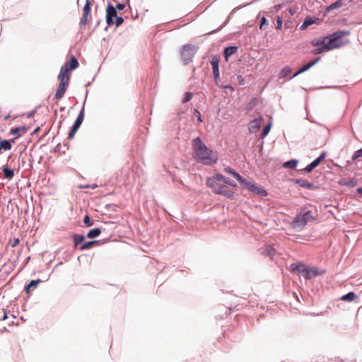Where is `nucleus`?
I'll use <instances>...</instances> for the list:
<instances>
[{
    "label": "nucleus",
    "instance_id": "1",
    "mask_svg": "<svg viewBox=\"0 0 362 362\" xmlns=\"http://www.w3.org/2000/svg\"><path fill=\"white\" fill-rule=\"evenodd\" d=\"M349 35V30H340L326 36L313 39L310 41V45L315 48L311 50V53L318 54L341 47L344 45L342 38Z\"/></svg>",
    "mask_w": 362,
    "mask_h": 362
},
{
    "label": "nucleus",
    "instance_id": "2",
    "mask_svg": "<svg viewBox=\"0 0 362 362\" xmlns=\"http://www.w3.org/2000/svg\"><path fill=\"white\" fill-rule=\"evenodd\" d=\"M192 142L194 150V157L198 163L206 165H213L217 163V156L204 144L200 137L194 139Z\"/></svg>",
    "mask_w": 362,
    "mask_h": 362
},
{
    "label": "nucleus",
    "instance_id": "3",
    "mask_svg": "<svg viewBox=\"0 0 362 362\" xmlns=\"http://www.w3.org/2000/svg\"><path fill=\"white\" fill-rule=\"evenodd\" d=\"M218 181L213 177H209L206 180V185L212 189L216 194L222 195L229 199H233L235 192L233 190L228 189L226 186L219 184Z\"/></svg>",
    "mask_w": 362,
    "mask_h": 362
},
{
    "label": "nucleus",
    "instance_id": "4",
    "mask_svg": "<svg viewBox=\"0 0 362 362\" xmlns=\"http://www.w3.org/2000/svg\"><path fill=\"white\" fill-rule=\"evenodd\" d=\"M311 211L302 209L292 221V227L298 231L302 230L309 221L314 220Z\"/></svg>",
    "mask_w": 362,
    "mask_h": 362
},
{
    "label": "nucleus",
    "instance_id": "5",
    "mask_svg": "<svg viewBox=\"0 0 362 362\" xmlns=\"http://www.w3.org/2000/svg\"><path fill=\"white\" fill-rule=\"evenodd\" d=\"M198 47L191 44H187L182 46L181 49V58L183 64L187 65L189 64L197 53Z\"/></svg>",
    "mask_w": 362,
    "mask_h": 362
},
{
    "label": "nucleus",
    "instance_id": "6",
    "mask_svg": "<svg viewBox=\"0 0 362 362\" xmlns=\"http://www.w3.org/2000/svg\"><path fill=\"white\" fill-rule=\"evenodd\" d=\"M117 16L116 8H114L112 4L108 3L106 8V23L107 25L105 27V30H107L108 27L114 24V18Z\"/></svg>",
    "mask_w": 362,
    "mask_h": 362
},
{
    "label": "nucleus",
    "instance_id": "7",
    "mask_svg": "<svg viewBox=\"0 0 362 362\" xmlns=\"http://www.w3.org/2000/svg\"><path fill=\"white\" fill-rule=\"evenodd\" d=\"M303 276L305 279H311L314 277L323 274L325 271V270H319L317 268H308L302 269Z\"/></svg>",
    "mask_w": 362,
    "mask_h": 362
},
{
    "label": "nucleus",
    "instance_id": "8",
    "mask_svg": "<svg viewBox=\"0 0 362 362\" xmlns=\"http://www.w3.org/2000/svg\"><path fill=\"white\" fill-rule=\"evenodd\" d=\"M326 152L323 151L317 158L308 164L303 170L306 173L312 172L326 157Z\"/></svg>",
    "mask_w": 362,
    "mask_h": 362
},
{
    "label": "nucleus",
    "instance_id": "9",
    "mask_svg": "<svg viewBox=\"0 0 362 362\" xmlns=\"http://www.w3.org/2000/svg\"><path fill=\"white\" fill-rule=\"evenodd\" d=\"M219 63L220 58L216 55H212L210 59V64L211 65L213 76L214 79L218 78L219 72Z\"/></svg>",
    "mask_w": 362,
    "mask_h": 362
},
{
    "label": "nucleus",
    "instance_id": "10",
    "mask_svg": "<svg viewBox=\"0 0 362 362\" xmlns=\"http://www.w3.org/2000/svg\"><path fill=\"white\" fill-rule=\"evenodd\" d=\"M94 0H86V4L83 8V15L80 21V24L85 25L87 23L88 18L90 14L91 2Z\"/></svg>",
    "mask_w": 362,
    "mask_h": 362
},
{
    "label": "nucleus",
    "instance_id": "11",
    "mask_svg": "<svg viewBox=\"0 0 362 362\" xmlns=\"http://www.w3.org/2000/svg\"><path fill=\"white\" fill-rule=\"evenodd\" d=\"M293 182L298 184L300 187L306 188L310 190H315L317 189V186L314 183L310 182L302 178L293 179Z\"/></svg>",
    "mask_w": 362,
    "mask_h": 362
},
{
    "label": "nucleus",
    "instance_id": "12",
    "mask_svg": "<svg viewBox=\"0 0 362 362\" xmlns=\"http://www.w3.org/2000/svg\"><path fill=\"white\" fill-rule=\"evenodd\" d=\"M69 84V83L67 81L59 82L55 93V98L57 100H60L64 95Z\"/></svg>",
    "mask_w": 362,
    "mask_h": 362
},
{
    "label": "nucleus",
    "instance_id": "13",
    "mask_svg": "<svg viewBox=\"0 0 362 362\" xmlns=\"http://www.w3.org/2000/svg\"><path fill=\"white\" fill-rule=\"evenodd\" d=\"M69 70L67 66V64H65L61 67L59 74L58 75V79L59 81H67L69 83Z\"/></svg>",
    "mask_w": 362,
    "mask_h": 362
},
{
    "label": "nucleus",
    "instance_id": "14",
    "mask_svg": "<svg viewBox=\"0 0 362 362\" xmlns=\"http://www.w3.org/2000/svg\"><path fill=\"white\" fill-rule=\"evenodd\" d=\"M213 177L215 180H216L218 182H223V183H225V184H226V185H228L229 186H231L233 187H237V184H236V182L234 180L225 177L222 174L217 173V174L214 175L213 176Z\"/></svg>",
    "mask_w": 362,
    "mask_h": 362
},
{
    "label": "nucleus",
    "instance_id": "15",
    "mask_svg": "<svg viewBox=\"0 0 362 362\" xmlns=\"http://www.w3.org/2000/svg\"><path fill=\"white\" fill-rule=\"evenodd\" d=\"M262 118H256L252 120L248 124V129L251 133L257 132L262 126Z\"/></svg>",
    "mask_w": 362,
    "mask_h": 362
},
{
    "label": "nucleus",
    "instance_id": "16",
    "mask_svg": "<svg viewBox=\"0 0 362 362\" xmlns=\"http://www.w3.org/2000/svg\"><path fill=\"white\" fill-rule=\"evenodd\" d=\"M351 0H337L335 2L331 4L329 6H327L325 8V13L329 12L331 10L337 9L342 6H346L348 5Z\"/></svg>",
    "mask_w": 362,
    "mask_h": 362
},
{
    "label": "nucleus",
    "instance_id": "17",
    "mask_svg": "<svg viewBox=\"0 0 362 362\" xmlns=\"http://www.w3.org/2000/svg\"><path fill=\"white\" fill-rule=\"evenodd\" d=\"M238 47L235 45L228 46L224 48L223 53L226 62H228L229 57L238 52Z\"/></svg>",
    "mask_w": 362,
    "mask_h": 362
},
{
    "label": "nucleus",
    "instance_id": "18",
    "mask_svg": "<svg viewBox=\"0 0 362 362\" xmlns=\"http://www.w3.org/2000/svg\"><path fill=\"white\" fill-rule=\"evenodd\" d=\"M338 184L340 186H346L349 187H354L357 184V180L355 178H341L339 180Z\"/></svg>",
    "mask_w": 362,
    "mask_h": 362
},
{
    "label": "nucleus",
    "instance_id": "19",
    "mask_svg": "<svg viewBox=\"0 0 362 362\" xmlns=\"http://www.w3.org/2000/svg\"><path fill=\"white\" fill-rule=\"evenodd\" d=\"M20 136H17L16 138L14 139H12L11 140H7V139H4V140H0V146H1V150H4V151H8L12 147V145L11 144L15 142V140L16 139H18Z\"/></svg>",
    "mask_w": 362,
    "mask_h": 362
},
{
    "label": "nucleus",
    "instance_id": "20",
    "mask_svg": "<svg viewBox=\"0 0 362 362\" xmlns=\"http://www.w3.org/2000/svg\"><path fill=\"white\" fill-rule=\"evenodd\" d=\"M249 191L262 197H265L267 194V192L264 189L257 186L254 183H252V185L250 186V189Z\"/></svg>",
    "mask_w": 362,
    "mask_h": 362
},
{
    "label": "nucleus",
    "instance_id": "21",
    "mask_svg": "<svg viewBox=\"0 0 362 362\" xmlns=\"http://www.w3.org/2000/svg\"><path fill=\"white\" fill-rule=\"evenodd\" d=\"M260 251L262 255L271 258L275 255V250L271 245H266L264 247L260 249Z\"/></svg>",
    "mask_w": 362,
    "mask_h": 362
},
{
    "label": "nucleus",
    "instance_id": "22",
    "mask_svg": "<svg viewBox=\"0 0 362 362\" xmlns=\"http://www.w3.org/2000/svg\"><path fill=\"white\" fill-rule=\"evenodd\" d=\"M305 268L306 267H303V264L302 262L293 263L290 265V270L292 272H294L298 274H303L302 269H305Z\"/></svg>",
    "mask_w": 362,
    "mask_h": 362
},
{
    "label": "nucleus",
    "instance_id": "23",
    "mask_svg": "<svg viewBox=\"0 0 362 362\" xmlns=\"http://www.w3.org/2000/svg\"><path fill=\"white\" fill-rule=\"evenodd\" d=\"M72 239L74 243V247H79V246L84 241L85 236L83 235L75 233L72 235Z\"/></svg>",
    "mask_w": 362,
    "mask_h": 362
},
{
    "label": "nucleus",
    "instance_id": "24",
    "mask_svg": "<svg viewBox=\"0 0 362 362\" xmlns=\"http://www.w3.org/2000/svg\"><path fill=\"white\" fill-rule=\"evenodd\" d=\"M98 243L99 240H90L86 242L79 246V250L81 251L89 250L92 248L95 245L98 244Z\"/></svg>",
    "mask_w": 362,
    "mask_h": 362
},
{
    "label": "nucleus",
    "instance_id": "25",
    "mask_svg": "<svg viewBox=\"0 0 362 362\" xmlns=\"http://www.w3.org/2000/svg\"><path fill=\"white\" fill-rule=\"evenodd\" d=\"M42 281L40 279H35V280H31L28 284H27L25 288H24V291H25L26 293H30V289L31 288H36L40 283H41Z\"/></svg>",
    "mask_w": 362,
    "mask_h": 362
},
{
    "label": "nucleus",
    "instance_id": "26",
    "mask_svg": "<svg viewBox=\"0 0 362 362\" xmlns=\"http://www.w3.org/2000/svg\"><path fill=\"white\" fill-rule=\"evenodd\" d=\"M313 21H314L313 20V16H307L305 18L303 24L300 25V30H304L307 29L308 26L313 25Z\"/></svg>",
    "mask_w": 362,
    "mask_h": 362
},
{
    "label": "nucleus",
    "instance_id": "27",
    "mask_svg": "<svg viewBox=\"0 0 362 362\" xmlns=\"http://www.w3.org/2000/svg\"><path fill=\"white\" fill-rule=\"evenodd\" d=\"M4 176L6 179L11 180L14 176V171L8 166H4L2 168Z\"/></svg>",
    "mask_w": 362,
    "mask_h": 362
},
{
    "label": "nucleus",
    "instance_id": "28",
    "mask_svg": "<svg viewBox=\"0 0 362 362\" xmlns=\"http://www.w3.org/2000/svg\"><path fill=\"white\" fill-rule=\"evenodd\" d=\"M67 64V66L69 71L74 70L79 66V63L77 59L72 56Z\"/></svg>",
    "mask_w": 362,
    "mask_h": 362
},
{
    "label": "nucleus",
    "instance_id": "29",
    "mask_svg": "<svg viewBox=\"0 0 362 362\" xmlns=\"http://www.w3.org/2000/svg\"><path fill=\"white\" fill-rule=\"evenodd\" d=\"M291 72L292 69L288 66H286L280 71L279 74V78H286L291 74Z\"/></svg>",
    "mask_w": 362,
    "mask_h": 362
},
{
    "label": "nucleus",
    "instance_id": "30",
    "mask_svg": "<svg viewBox=\"0 0 362 362\" xmlns=\"http://www.w3.org/2000/svg\"><path fill=\"white\" fill-rule=\"evenodd\" d=\"M88 90H86V94H85V99H84V101H83V107L81 109L77 117H76V120H78V122H83V119H84V114H85V108H84V105H85V103H86V98H87V95H88Z\"/></svg>",
    "mask_w": 362,
    "mask_h": 362
},
{
    "label": "nucleus",
    "instance_id": "31",
    "mask_svg": "<svg viewBox=\"0 0 362 362\" xmlns=\"http://www.w3.org/2000/svg\"><path fill=\"white\" fill-rule=\"evenodd\" d=\"M101 233V230L100 228H95L88 231L87 233V238L90 239H93L97 238L100 235Z\"/></svg>",
    "mask_w": 362,
    "mask_h": 362
},
{
    "label": "nucleus",
    "instance_id": "32",
    "mask_svg": "<svg viewBox=\"0 0 362 362\" xmlns=\"http://www.w3.org/2000/svg\"><path fill=\"white\" fill-rule=\"evenodd\" d=\"M298 160L296 159H291L284 163L283 166L285 168L296 169L298 165Z\"/></svg>",
    "mask_w": 362,
    "mask_h": 362
},
{
    "label": "nucleus",
    "instance_id": "33",
    "mask_svg": "<svg viewBox=\"0 0 362 362\" xmlns=\"http://www.w3.org/2000/svg\"><path fill=\"white\" fill-rule=\"evenodd\" d=\"M29 129V127L26 126H20L15 128H12L11 129L10 134L12 135H17L21 131H23L24 133H26Z\"/></svg>",
    "mask_w": 362,
    "mask_h": 362
},
{
    "label": "nucleus",
    "instance_id": "34",
    "mask_svg": "<svg viewBox=\"0 0 362 362\" xmlns=\"http://www.w3.org/2000/svg\"><path fill=\"white\" fill-rule=\"evenodd\" d=\"M224 172L232 175L233 177H235L238 181L239 179H240L241 175L237 173L234 169L228 166L224 168Z\"/></svg>",
    "mask_w": 362,
    "mask_h": 362
},
{
    "label": "nucleus",
    "instance_id": "35",
    "mask_svg": "<svg viewBox=\"0 0 362 362\" xmlns=\"http://www.w3.org/2000/svg\"><path fill=\"white\" fill-rule=\"evenodd\" d=\"M356 298V295L353 292L350 291L341 297V300L344 301L351 302L354 301Z\"/></svg>",
    "mask_w": 362,
    "mask_h": 362
},
{
    "label": "nucleus",
    "instance_id": "36",
    "mask_svg": "<svg viewBox=\"0 0 362 362\" xmlns=\"http://www.w3.org/2000/svg\"><path fill=\"white\" fill-rule=\"evenodd\" d=\"M238 182H240V184L245 189H247V190H250V186L252 185V184L253 182L245 179L244 177H243L242 176L240 177V179L238 180Z\"/></svg>",
    "mask_w": 362,
    "mask_h": 362
},
{
    "label": "nucleus",
    "instance_id": "37",
    "mask_svg": "<svg viewBox=\"0 0 362 362\" xmlns=\"http://www.w3.org/2000/svg\"><path fill=\"white\" fill-rule=\"evenodd\" d=\"M272 127V122H269L263 129V130L261 132L260 137L262 139H264L265 136H267L269 132H270Z\"/></svg>",
    "mask_w": 362,
    "mask_h": 362
},
{
    "label": "nucleus",
    "instance_id": "38",
    "mask_svg": "<svg viewBox=\"0 0 362 362\" xmlns=\"http://www.w3.org/2000/svg\"><path fill=\"white\" fill-rule=\"evenodd\" d=\"M269 25V21L265 17H262L260 19L259 22V29L262 30H266L267 27Z\"/></svg>",
    "mask_w": 362,
    "mask_h": 362
},
{
    "label": "nucleus",
    "instance_id": "39",
    "mask_svg": "<svg viewBox=\"0 0 362 362\" xmlns=\"http://www.w3.org/2000/svg\"><path fill=\"white\" fill-rule=\"evenodd\" d=\"M193 94L191 92H186L182 98V103H186L192 100Z\"/></svg>",
    "mask_w": 362,
    "mask_h": 362
},
{
    "label": "nucleus",
    "instance_id": "40",
    "mask_svg": "<svg viewBox=\"0 0 362 362\" xmlns=\"http://www.w3.org/2000/svg\"><path fill=\"white\" fill-rule=\"evenodd\" d=\"M83 223L87 227H90L93 225V221L90 219V217L88 215H86L83 218Z\"/></svg>",
    "mask_w": 362,
    "mask_h": 362
},
{
    "label": "nucleus",
    "instance_id": "41",
    "mask_svg": "<svg viewBox=\"0 0 362 362\" xmlns=\"http://www.w3.org/2000/svg\"><path fill=\"white\" fill-rule=\"evenodd\" d=\"M306 71H308V69L305 65H303L292 76L290 77V79L295 78L296 76L304 73Z\"/></svg>",
    "mask_w": 362,
    "mask_h": 362
},
{
    "label": "nucleus",
    "instance_id": "42",
    "mask_svg": "<svg viewBox=\"0 0 362 362\" xmlns=\"http://www.w3.org/2000/svg\"><path fill=\"white\" fill-rule=\"evenodd\" d=\"M124 22V18L122 16H119L118 15L115 17L114 21V24H115L116 28L121 25Z\"/></svg>",
    "mask_w": 362,
    "mask_h": 362
},
{
    "label": "nucleus",
    "instance_id": "43",
    "mask_svg": "<svg viewBox=\"0 0 362 362\" xmlns=\"http://www.w3.org/2000/svg\"><path fill=\"white\" fill-rule=\"evenodd\" d=\"M361 157H362V147L354 152L352 156V160H356Z\"/></svg>",
    "mask_w": 362,
    "mask_h": 362
},
{
    "label": "nucleus",
    "instance_id": "44",
    "mask_svg": "<svg viewBox=\"0 0 362 362\" xmlns=\"http://www.w3.org/2000/svg\"><path fill=\"white\" fill-rule=\"evenodd\" d=\"M276 28L277 30H280L282 28V24H283V20L282 18L280 17V16H276Z\"/></svg>",
    "mask_w": 362,
    "mask_h": 362
},
{
    "label": "nucleus",
    "instance_id": "45",
    "mask_svg": "<svg viewBox=\"0 0 362 362\" xmlns=\"http://www.w3.org/2000/svg\"><path fill=\"white\" fill-rule=\"evenodd\" d=\"M194 115L197 118V120L199 122H203L202 118V115L198 110H197V109L194 110Z\"/></svg>",
    "mask_w": 362,
    "mask_h": 362
},
{
    "label": "nucleus",
    "instance_id": "46",
    "mask_svg": "<svg viewBox=\"0 0 362 362\" xmlns=\"http://www.w3.org/2000/svg\"><path fill=\"white\" fill-rule=\"evenodd\" d=\"M77 131L78 129L71 127L68 134V139H72Z\"/></svg>",
    "mask_w": 362,
    "mask_h": 362
},
{
    "label": "nucleus",
    "instance_id": "47",
    "mask_svg": "<svg viewBox=\"0 0 362 362\" xmlns=\"http://www.w3.org/2000/svg\"><path fill=\"white\" fill-rule=\"evenodd\" d=\"M214 81H215V83L216 85L219 87V88H227L228 86H223L221 83V78H220V75L218 76V78H216V79H214Z\"/></svg>",
    "mask_w": 362,
    "mask_h": 362
},
{
    "label": "nucleus",
    "instance_id": "48",
    "mask_svg": "<svg viewBox=\"0 0 362 362\" xmlns=\"http://www.w3.org/2000/svg\"><path fill=\"white\" fill-rule=\"evenodd\" d=\"M19 242H20L19 238H14L13 240H10L8 244L12 247H14L19 244Z\"/></svg>",
    "mask_w": 362,
    "mask_h": 362
},
{
    "label": "nucleus",
    "instance_id": "49",
    "mask_svg": "<svg viewBox=\"0 0 362 362\" xmlns=\"http://www.w3.org/2000/svg\"><path fill=\"white\" fill-rule=\"evenodd\" d=\"M117 205L113 204H107L105 208L107 209H111L112 211H117Z\"/></svg>",
    "mask_w": 362,
    "mask_h": 362
},
{
    "label": "nucleus",
    "instance_id": "50",
    "mask_svg": "<svg viewBox=\"0 0 362 362\" xmlns=\"http://www.w3.org/2000/svg\"><path fill=\"white\" fill-rule=\"evenodd\" d=\"M114 8H116V11L117 10L122 11V10L124 9L125 4L124 3H117L116 6H114Z\"/></svg>",
    "mask_w": 362,
    "mask_h": 362
},
{
    "label": "nucleus",
    "instance_id": "51",
    "mask_svg": "<svg viewBox=\"0 0 362 362\" xmlns=\"http://www.w3.org/2000/svg\"><path fill=\"white\" fill-rule=\"evenodd\" d=\"M81 124L82 122H78V120L76 119L71 127L78 129Z\"/></svg>",
    "mask_w": 362,
    "mask_h": 362
},
{
    "label": "nucleus",
    "instance_id": "52",
    "mask_svg": "<svg viewBox=\"0 0 362 362\" xmlns=\"http://www.w3.org/2000/svg\"><path fill=\"white\" fill-rule=\"evenodd\" d=\"M297 9V8H288L287 11H288L291 16H293L296 13Z\"/></svg>",
    "mask_w": 362,
    "mask_h": 362
},
{
    "label": "nucleus",
    "instance_id": "53",
    "mask_svg": "<svg viewBox=\"0 0 362 362\" xmlns=\"http://www.w3.org/2000/svg\"><path fill=\"white\" fill-rule=\"evenodd\" d=\"M228 20H227V21H226V22H225L222 25H221L220 27H218L217 29H216V30H214L211 31V32L209 33V34H213V33H216V32H218V31L221 30L222 29V28H223V26L227 23V22H228Z\"/></svg>",
    "mask_w": 362,
    "mask_h": 362
},
{
    "label": "nucleus",
    "instance_id": "54",
    "mask_svg": "<svg viewBox=\"0 0 362 362\" xmlns=\"http://www.w3.org/2000/svg\"><path fill=\"white\" fill-rule=\"evenodd\" d=\"M238 83L240 85H242V86L245 85V80H244L243 77L241 75H238Z\"/></svg>",
    "mask_w": 362,
    "mask_h": 362
},
{
    "label": "nucleus",
    "instance_id": "55",
    "mask_svg": "<svg viewBox=\"0 0 362 362\" xmlns=\"http://www.w3.org/2000/svg\"><path fill=\"white\" fill-rule=\"evenodd\" d=\"M313 20L314 21L313 24H320L322 21V18H316L314 16H313Z\"/></svg>",
    "mask_w": 362,
    "mask_h": 362
},
{
    "label": "nucleus",
    "instance_id": "56",
    "mask_svg": "<svg viewBox=\"0 0 362 362\" xmlns=\"http://www.w3.org/2000/svg\"><path fill=\"white\" fill-rule=\"evenodd\" d=\"M320 59H321V57H318L314 59L313 60L310 61V63L311 64L312 66H313L315 64H316L320 60Z\"/></svg>",
    "mask_w": 362,
    "mask_h": 362
},
{
    "label": "nucleus",
    "instance_id": "57",
    "mask_svg": "<svg viewBox=\"0 0 362 362\" xmlns=\"http://www.w3.org/2000/svg\"><path fill=\"white\" fill-rule=\"evenodd\" d=\"M29 162L30 163L28 164V166H26V170H29V169H30L33 167V159H30Z\"/></svg>",
    "mask_w": 362,
    "mask_h": 362
},
{
    "label": "nucleus",
    "instance_id": "58",
    "mask_svg": "<svg viewBox=\"0 0 362 362\" xmlns=\"http://www.w3.org/2000/svg\"><path fill=\"white\" fill-rule=\"evenodd\" d=\"M35 114V110H33L30 111L29 113H28L27 117L30 118V117H33Z\"/></svg>",
    "mask_w": 362,
    "mask_h": 362
},
{
    "label": "nucleus",
    "instance_id": "59",
    "mask_svg": "<svg viewBox=\"0 0 362 362\" xmlns=\"http://www.w3.org/2000/svg\"><path fill=\"white\" fill-rule=\"evenodd\" d=\"M40 130V127H37L35 129V130L33 131V132L32 133L33 135L37 134L39 131Z\"/></svg>",
    "mask_w": 362,
    "mask_h": 362
},
{
    "label": "nucleus",
    "instance_id": "60",
    "mask_svg": "<svg viewBox=\"0 0 362 362\" xmlns=\"http://www.w3.org/2000/svg\"><path fill=\"white\" fill-rule=\"evenodd\" d=\"M25 163H26V161H25V158H21V163L22 167H23L25 165Z\"/></svg>",
    "mask_w": 362,
    "mask_h": 362
},
{
    "label": "nucleus",
    "instance_id": "61",
    "mask_svg": "<svg viewBox=\"0 0 362 362\" xmlns=\"http://www.w3.org/2000/svg\"><path fill=\"white\" fill-rule=\"evenodd\" d=\"M97 187H98V185H95H95H91V186H90V185H87V186H86V188H89V187H90V188H91V189H95V188H96Z\"/></svg>",
    "mask_w": 362,
    "mask_h": 362
},
{
    "label": "nucleus",
    "instance_id": "62",
    "mask_svg": "<svg viewBox=\"0 0 362 362\" xmlns=\"http://www.w3.org/2000/svg\"><path fill=\"white\" fill-rule=\"evenodd\" d=\"M356 192L359 194H362V187L356 189Z\"/></svg>",
    "mask_w": 362,
    "mask_h": 362
},
{
    "label": "nucleus",
    "instance_id": "63",
    "mask_svg": "<svg viewBox=\"0 0 362 362\" xmlns=\"http://www.w3.org/2000/svg\"><path fill=\"white\" fill-rule=\"evenodd\" d=\"M281 7H282V4H279L277 6H275V8L277 11H279L281 8Z\"/></svg>",
    "mask_w": 362,
    "mask_h": 362
},
{
    "label": "nucleus",
    "instance_id": "64",
    "mask_svg": "<svg viewBox=\"0 0 362 362\" xmlns=\"http://www.w3.org/2000/svg\"><path fill=\"white\" fill-rule=\"evenodd\" d=\"M7 318H8L7 313H6V311H4V316H3V317H2V320H6Z\"/></svg>",
    "mask_w": 362,
    "mask_h": 362
}]
</instances>
